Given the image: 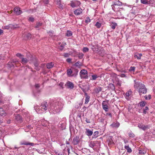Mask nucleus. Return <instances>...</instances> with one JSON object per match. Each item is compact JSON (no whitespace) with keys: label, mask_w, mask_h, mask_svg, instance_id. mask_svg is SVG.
Segmentation results:
<instances>
[{"label":"nucleus","mask_w":155,"mask_h":155,"mask_svg":"<svg viewBox=\"0 0 155 155\" xmlns=\"http://www.w3.org/2000/svg\"><path fill=\"white\" fill-rule=\"evenodd\" d=\"M62 100L60 99L56 100L53 101L52 102L50 103V107L48 109L55 110L56 112H58L61 110L63 106V104L62 103Z\"/></svg>","instance_id":"1"},{"label":"nucleus","mask_w":155,"mask_h":155,"mask_svg":"<svg viewBox=\"0 0 155 155\" xmlns=\"http://www.w3.org/2000/svg\"><path fill=\"white\" fill-rule=\"evenodd\" d=\"M134 88L135 89L138 88V92L140 95H141V94H146L147 93V89L143 84L136 82L135 80H134Z\"/></svg>","instance_id":"2"},{"label":"nucleus","mask_w":155,"mask_h":155,"mask_svg":"<svg viewBox=\"0 0 155 155\" xmlns=\"http://www.w3.org/2000/svg\"><path fill=\"white\" fill-rule=\"evenodd\" d=\"M80 74L81 78L87 79L88 78L87 71L85 69L81 70L80 72Z\"/></svg>","instance_id":"3"},{"label":"nucleus","mask_w":155,"mask_h":155,"mask_svg":"<svg viewBox=\"0 0 155 155\" xmlns=\"http://www.w3.org/2000/svg\"><path fill=\"white\" fill-rule=\"evenodd\" d=\"M20 145H29L31 146H33L34 145V144L33 143H30L25 141V140H22L20 142Z\"/></svg>","instance_id":"4"},{"label":"nucleus","mask_w":155,"mask_h":155,"mask_svg":"<svg viewBox=\"0 0 155 155\" xmlns=\"http://www.w3.org/2000/svg\"><path fill=\"white\" fill-rule=\"evenodd\" d=\"M80 141V139L79 136H76L74 137L73 139L72 143L74 145L78 144Z\"/></svg>","instance_id":"5"},{"label":"nucleus","mask_w":155,"mask_h":155,"mask_svg":"<svg viewBox=\"0 0 155 155\" xmlns=\"http://www.w3.org/2000/svg\"><path fill=\"white\" fill-rule=\"evenodd\" d=\"M138 127L144 130L149 129L150 127V126L149 125H145L143 124H138Z\"/></svg>","instance_id":"6"},{"label":"nucleus","mask_w":155,"mask_h":155,"mask_svg":"<svg viewBox=\"0 0 155 155\" xmlns=\"http://www.w3.org/2000/svg\"><path fill=\"white\" fill-rule=\"evenodd\" d=\"M65 85L68 88L71 89H73L74 87V84L73 83L69 81L66 83Z\"/></svg>","instance_id":"7"},{"label":"nucleus","mask_w":155,"mask_h":155,"mask_svg":"<svg viewBox=\"0 0 155 155\" xmlns=\"http://www.w3.org/2000/svg\"><path fill=\"white\" fill-rule=\"evenodd\" d=\"M26 58L28 59V61H30V62L31 63L35 57H33L30 53H28L26 54Z\"/></svg>","instance_id":"8"},{"label":"nucleus","mask_w":155,"mask_h":155,"mask_svg":"<svg viewBox=\"0 0 155 155\" xmlns=\"http://www.w3.org/2000/svg\"><path fill=\"white\" fill-rule=\"evenodd\" d=\"M14 11L15 14L17 15H19L22 13V11L20 10V8L19 7H15L14 8Z\"/></svg>","instance_id":"9"},{"label":"nucleus","mask_w":155,"mask_h":155,"mask_svg":"<svg viewBox=\"0 0 155 155\" xmlns=\"http://www.w3.org/2000/svg\"><path fill=\"white\" fill-rule=\"evenodd\" d=\"M107 103L106 101H104L102 103L103 108L106 112L108 111V107L107 105Z\"/></svg>","instance_id":"10"},{"label":"nucleus","mask_w":155,"mask_h":155,"mask_svg":"<svg viewBox=\"0 0 155 155\" xmlns=\"http://www.w3.org/2000/svg\"><path fill=\"white\" fill-rule=\"evenodd\" d=\"M72 77H76L78 75V70L76 68H72Z\"/></svg>","instance_id":"11"},{"label":"nucleus","mask_w":155,"mask_h":155,"mask_svg":"<svg viewBox=\"0 0 155 155\" xmlns=\"http://www.w3.org/2000/svg\"><path fill=\"white\" fill-rule=\"evenodd\" d=\"M15 119L19 123H21L23 121L22 117L19 114H17L15 116Z\"/></svg>","instance_id":"12"},{"label":"nucleus","mask_w":155,"mask_h":155,"mask_svg":"<svg viewBox=\"0 0 155 155\" xmlns=\"http://www.w3.org/2000/svg\"><path fill=\"white\" fill-rule=\"evenodd\" d=\"M41 106L42 107L41 108L45 110H47L48 105L46 101H44L41 104Z\"/></svg>","instance_id":"13"},{"label":"nucleus","mask_w":155,"mask_h":155,"mask_svg":"<svg viewBox=\"0 0 155 155\" xmlns=\"http://www.w3.org/2000/svg\"><path fill=\"white\" fill-rule=\"evenodd\" d=\"M33 62L34 64L35 67L37 68L39 65V62L36 58L35 57L34 58L33 60L31 61V62Z\"/></svg>","instance_id":"14"},{"label":"nucleus","mask_w":155,"mask_h":155,"mask_svg":"<svg viewBox=\"0 0 155 155\" xmlns=\"http://www.w3.org/2000/svg\"><path fill=\"white\" fill-rule=\"evenodd\" d=\"M24 56H23L21 59V62L24 65H25L26 64L28 61V59H27L26 58H24Z\"/></svg>","instance_id":"15"},{"label":"nucleus","mask_w":155,"mask_h":155,"mask_svg":"<svg viewBox=\"0 0 155 155\" xmlns=\"http://www.w3.org/2000/svg\"><path fill=\"white\" fill-rule=\"evenodd\" d=\"M85 129V134L87 135L88 136H90L92 135L93 134L92 131L87 128H86Z\"/></svg>","instance_id":"16"},{"label":"nucleus","mask_w":155,"mask_h":155,"mask_svg":"<svg viewBox=\"0 0 155 155\" xmlns=\"http://www.w3.org/2000/svg\"><path fill=\"white\" fill-rule=\"evenodd\" d=\"M113 137L112 136H109L108 138L107 142L109 145H111L114 143V142L113 140Z\"/></svg>","instance_id":"17"},{"label":"nucleus","mask_w":155,"mask_h":155,"mask_svg":"<svg viewBox=\"0 0 155 155\" xmlns=\"http://www.w3.org/2000/svg\"><path fill=\"white\" fill-rule=\"evenodd\" d=\"M75 15H78L82 13V9L81 8H79L76 9L74 12Z\"/></svg>","instance_id":"18"},{"label":"nucleus","mask_w":155,"mask_h":155,"mask_svg":"<svg viewBox=\"0 0 155 155\" xmlns=\"http://www.w3.org/2000/svg\"><path fill=\"white\" fill-rule=\"evenodd\" d=\"M6 115V113L5 112L3 108H0V115L2 116H5Z\"/></svg>","instance_id":"19"},{"label":"nucleus","mask_w":155,"mask_h":155,"mask_svg":"<svg viewBox=\"0 0 155 155\" xmlns=\"http://www.w3.org/2000/svg\"><path fill=\"white\" fill-rule=\"evenodd\" d=\"M142 56V54L141 53L139 54L137 53H136L134 55V57L135 58H137V59L139 60L141 59V57Z\"/></svg>","instance_id":"20"},{"label":"nucleus","mask_w":155,"mask_h":155,"mask_svg":"<svg viewBox=\"0 0 155 155\" xmlns=\"http://www.w3.org/2000/svg\"><path fill=\"white\" fill-rule=\"evenodd\" d=\"M120 125V123L118 122L114 123L111 124L110 126L113 128H118Z\"/></svg>","instance_id":"21"},{"label":"nucleus","mask_w":155,"mask_h":155,"mask_svg":"<svg viewBox=\"0 0 155 155\" xmlns=\"http://www.w3.org/2000/svg\"><path fill=\"white\" fill-rule=\"evenodd\" d=\"M54 66V64L52 62L48 63L46 65V67L48 69H50L52 68Z\"/></svg>","instance_id":"22"},{"label":"nucleus","mask_w":155,"mask_h":155,"mask_svg":"<svg viewBox=\"0 0 155 155\" xmlns=\"http://www.w3.org/2000/svg\"><path fill=\"white\" fill-rule=\"evenodd\" d=\"M73 71L71 69H68L67 70V72L68 76L72 77Z\"/></svg>","instance_id":"23"},{"label":"nucleus","mask_w":155,"mask_h":155,"mask_svg":"<svg viewBox=\"0 0 155 155\" xmlns=\"http://www.w3.org/2000/svg\"><path fill=\"white\" fill-rule=\"evenodd\" d=\"M101 90L102 88L100 87H98L95 88L94 89L95 92L97 94L100 91H101Z\"/></svg>","instance_id":"24"},{"label":"nucleus","mask_w":155,"mask_h":155,"mask_svg":"<svg viewBox=\"0 0 155 155\" xmlns=\"http://www.w3.org/2000/svg\"><path fill=\"white\" fill-rule=\"evenodd\" d=\"M82 65V64L81 62L79 61H78L75 64L73 65V66H75L79 68H80Z\"/></svg>","instance_id":"25"},{"label":"nucleus","mask_w":155,"mask_h":155,"mask_svg":"<svg viewBox=\"0 0 155 155\" xmlns=\"http://www.w3.org/2000/svg\"><path fill=\"white\" fill-rule=\"evenodd\" d=\"M117 25V24L115 22H112L110 25L111 28L113 29H115Z\"/></svg>","instance_id":"26"},{"label":"nucleus","mask_w":155,"mask_h":155,"mask_svg":"<svg viewBox=\"0 0 155 155\" xmlns=\"http://www.w3.org/2000/svg\"><path fill=\"white\" fill-rule=\"evenodd\" d=\"M56 4L58 5L59 8H63V5L61 4V0H60L58 1H56Z\"/></svg>","instance_id":"27"},{"label":"nucleus","mask_w":155,"mask_h":155,"mask_svg":"<svg viewBox=\"0 0 155 155\" xmlns=\"http://www.w3.org/2000/svg\"><path fill=\"white\" fill-rule=\"evenodd\" d=\"M108 88H109L110 89H111L112 91H114L115 89V87L113 84L110 83V84L109 85Z\"/></svg>","instance_id":"28"},{"label":"nucleus","mask_w":155,"mask_h":155,"mask_svg":"<svg viewBox=\"0 0 155 155\" xmlns=\"http://www.w3.org/2000/svg\"><path fill=\"white\" fill-rule=\"evenodd\" d=\"M124 148L126 149L127 152L128 153H130L132 151L131 149L129 147L128 145L125 146H124Z\"/></svg>","instance_id":"29"},{"label":"nucleus","mask_w":155,"mask_h":155,"mask_svg":"<svg viewBox=\"0 0 155 155\" xmlns=\"http://www.w3.org/2000/svg\"><path fill=\"white\" fill-rule=\"evenodd\" d=\"M99 132L98 131H96L94 132L93 134L92 138H96L98 136Z\"/></svg>","instance_id":"30"},{"label":"nucleus","mask_w":155,"mask_h":155,"mask_svg":"<svg viewBox=\"0 0 155 155\" xmlns=\"http://www.w3.org/2000/svg\"><path fill=\"white\" fill-rule=\"evenodd\" d=\"M146 104V102L143 101L140 102L139 103V104L140 105L141 107H143L145 105V104Z\"/></svg>","instance_id":"31"},{"label":"nucleus","mask_w":155,"mask_h":155,"mask_svg":"<svg viewBox=\"0 0 155 155\" xmlns=\"http://www.w3.org/2000/svg\"><path fill=\"white\" fill-rule=\"evenodd\" d=\"M132 93V91L130 89L129 90L126 94V97H129L131 95Z\"/></svg>","instance_id":"32"},{"label":"nucleus","mask_w":155,"mask_h":155,"mask_svg":"<svg viewBox=\"0 0 155 155\" xmlns=\"http://www.w3.org/2000/svg\"><path fill=\"white\" fill-rule=\"evenodd\" d=\"M72 35V32L70 31H67V33L66 34V35L68 37H70Z\"/></svg>","instance_id":"33"},{"label":"nucleus","mask_w":155,"mask_h":155,"mask_svg":"<svg viewBox=\"0 0 155 155\" xmlns=\"http://www.w3.org/2000/svg\"><path fill=\"white\" fill-rule=\"evenodd\" d=\"M42 24V23H41L40 22H38L36 24V25L35 26V28H39L41 26Z\"/></svg>","instance_id":"34"},{"label":"nucleus","mask_w":155,"mask_h":155,"mask_svg":"<svg viewBox=\"0 0 155 155\" xmlns=\"http://www.w3.org/2000/svg\"><path fill=\"white\" fill-rule=\"evenodd\" d=\"M90 100V96H87V97L85 98V104H87L89 102Z\"/></svg>","instance_id":"35"},{"label":"nucleus","mask_w":155,"mask_h":155,"mask_svg":"<svg viewBox=\"0 0 155 155\" xmlns=\"http://www.w3.org/2000/svg\"><path fill=\"white\" fill-rule=\"evenodd\" d=\"M144 97L146 100H150L151 99V95L150 94H149L148 95H146L144 96Z\"/></svg>","instance_id":"36"},{"label":"nucleus","mask_w":155,"mask_h":155,"mask_svg":"<svg viewBox=\"0 0 155 155\" xmlns=\"http://www.w3.org/2000/svg\"><path fill=\"white\" fill-rule=\"evenodd\" d=\"M114 5H116L120 6L122 5V3L121 2L117 1L115 3H114Z\"/></svg>","instance_id":"37"},{"label":"nucleus","mask_w":155,"mask_h":155,"mask_svg":"<svg viewBox=\"0 0 155 155\" xmlns=\"http://www.w3.org/2000/svg\"><path fill=\"white\" fill-rule=\"evenodd\" d=\"M146 153V151L144 150H139V153L140 154H144Z\"/></svg>","instance_id":"38"},{"label":"nucleus","mask_w":155,"mask_h":155,"mask_svg":"<svg viewBox=\"0 0 155 155\" xmlns=\"http://www.w3.org/2000/svg\"><path fill=\"white\" fill-rule=\"evenodd\" d=\"M141 3L144 4H149V3L147 0H141Z\"/></svg>","instance_id":"39"},{"label":"nucleus","mask_w":155,"mask_h":155,"mask_svg":"<svg viewBox=\"0 0 155 155\" xmlns=\"http://www.w3.org/2000/svg\"><path fill=\"white\" fill-rule=\"evenodd\" d=\"M16 56L19 58L21 59L24 56L21 54L20 53H18L16 54Z\"/></svg>","instance_id":"40"},{"label":"nucleus","mask_w":155,"mask_h":155,"mask_svg":"<svg viewBox=\"0 0 155 155\" xmlns=\"http://www.w3.org/2000/svg\"><path fill=\"white\" fill-rule=\"evenodd\" d=\"M129 136L131 138H133L135 137V135L132 133H130L129 134Z\"/></svg>","instance_id":"41"},{"label":"nucleus","mask_w":155,"mask_h":155,"mask_svg":"<svg viewBox=\"0 0 155 155\" xmlns=\"http://www.w3.org/2000/svg\"><path fill=\"white\" fill-rule=\"evenodd\" d=\"M101 23H99L98 22H97L95 25V26H96L98 28H99L101 27Z\"/></svg>","instance_id":"42"},{"label":"nucleus","mask_w":155,"mask_h":155,"mask_svg":"<svg viewBox=\"0 0 155 155\" xmlns=\"http://www.w3.org/2000/svg\"><path fill=\"white\" fill-rule=\"evenodd\" d=\"M149 110V108L147 107H146L144 109H143V113L146 114L147 113V110Z\"/></svg>","instance_id":"43"},{"label":"nucleus","mask_w":155,"mask_h":155,"mask_svg":"<svg viewBox=\"0 0 155 155\" xmlns=\"http://www.w3.org/2000/svg\"><path fill=\"white\" fill-rule=\"evenodd\" d=\"M98 77V76L96 75H92V80H95Z\"/></svg>","instance_id":"44"},{"label":"nucleus","mask_w":155,"mask_h":155,"mask_svg":"<svg viewBox=\"0 0 155 155\" xmlns=\"http://www.w3.org/2000/svg\"><path fill=\"white\" fill-rule=\"evenodd\" d=\"M84 56V54L83 53H79L78 54V57L80 59H81L83 58Z\"/></svg>","instance_id":"45"},{"label":"nucleus","mask_w":155,"mask_h":155,"mask_svg":"<svg viewBox=\"0 0 155 155\" xmlns=\"http://www.w3.org/2000/svg\"><path fill=\"white\" fill-rule=\"evenodd\" d=\"M89 51V49L87 47H84L83 48V51L84 52H86L88 51Z\"/></svg>","instance_id":"46"},{"label":"nucleus","mask_w":155,"mask_h":155,"mask_svg":"<svg viewBox=\"0 0 155 155\" xmlns=\"http://www.w3.org/2000/svg\"><path fill=\"white\" fill-rule=\"evenodd\" d=\"M91 19L89 17H87L86 18V19L85 21V22L86 23H88L90 22Z\"/></svg>","instance_id":"47"},{"label":"nucleus","mask_w":155,"mask_h":155,"mask_svg":"<svg viewBox=\"0 0 155 155\" xmlns=\"http://www.w3.org/2000/svg\"><path fill=\"white\" fill-rule=\"evenodd\" d=\"M28 20L30 21H31L32 22H33L34 21V18L32 17H30L29 18Z\"/></svg>","instance_id":"48"},{"label":"nucleus","mask_w":155,"mask_h":155,"mask_svg":"<svg viewBox=\"0 0 155 155\" xmlns=\"http://www.w3.org/2000/svg\"><path fill=\"white\" fill-rule=\"evenodd\" d=\"M34 109L36 110V111L37 112H38V113H41L42 112L41 111H40V108H39L38 109V111H37L38 109H37V107H34Z\"/></svg>","instance_id":"49"},{"label":"nucleus","mask_w":155,"mask_h":155,"mask_svg":"<svg viewBox=\"0 0 155 155\" xmlns=\"http://www.w3.org/2000/svg\"><path fill=\"white\" fill-rule=\"evenodd\" d=\"M31 34L30 33H28L27 34L26 36L28 39H29L31 38Z\"/></svg>","instance_id":"50"},{"label":"nucleus","mask_w":155,"mask_h":155,"mask_svg":"<svg viewBox=\"0 0 155 155\" xmlns=\"http://www.w3.org/2000/svg\"><path fill=\"white\" fill-rule=\"evenodd\" d=\"M135 67H131L130 69V70L134 71L135 70Z\"/></svg>","instance_id":"51"},{"label":"nucleus","mask_w":155,"mask_h":155,"mask_svg":"<svg viewBox=\"0 0 155 155\" xmlns=\"http://www.w3.org/2000/svg\"><path fill=\"white\" fill-rule=\"evenodd\" d=\"M89 146L91 147H93L94 146V143H92V142H91L89 144Z\"/></svg>","instance_id":"52"},{"label":"nucleus","mask_w":155,"mask_h":155,"mask_svg":"<svg viewBox=\"0 0 155 155\" xmlns=\"http://www.w3.org/2000/svg\"><path fill=\"white\" fill-rule=\"evenodd\" d=\"M43 2L45 4H47L49 3L48 0H43Z\"/></svg>","instance_id":"53"},{"label":"nucleus","mask_w":155,"mask_h":155,"mask_svg":"<svg viewBox=\"0 0 155 155\" xmlns=\"http://www.w3.org/2000/svg\"><path fill=\"white\" fill-rule=\"evenodd\" d=\"M71 59L68 58L66 60L67 61L68 63H71Z\"/></svg>","instance_id":"54"},{"label":"nucleus","mask_w":155,"mask_h":155,"mask_svg":"<svg viewBox=\"0 0 155 155\" xmlns=\"http://www.w3.org/2000/svg\"><path fill=\"white\" fill-rule=\"evenodd\" d=\"M115 6H116V5H114V4L113 5H111V6L112 7V9L114 11H115V9H115Z\"/></svg>","instance_id":"55"},{"label":"nucleus","mask_w":155,"mask_h":155,"mask_svg":"<svg viewBox=\"0 0 155 155\" xmlns=\"http://www.w3.org/2000/svg\"><path fill=\"white\" fill-rule=\"evenodd\" d=\"M64 56L65 57H67L69 56V54L68 53H65Z\"/></svg>","instance_id":"56"},{"label":"nucleus","mask_w":155,"mask_h":155,"mask_svg":"<svg viewBox=\"0 0 155 155\" xmlns=\"http://www.w3.org/2000/svg\"><path fill=\"white\" fill-rule=\"evenodd\" d=\"M35 87L36 88L38 89L40 87V85L39 84H37L35 85Z\"/></svg>","instance_id":"57"},{"label":"nucleus","mask_w":155,"mask_h":155,"mask_svg":"<svg viewBox=\"0 0 155 155\" xmlns=\"http://www.w3.org/2000/svg\"><path fill=\"white\" fill-rule=\"evenodd\" d=\"M85 121L87 123H91L90 120L89 119H87V118H86Z\"/></svg>","instance_id":"58"},{"label":"nucleus","mask_w":155,"mask_h":155,"mask_svg":"<svg viewBox=\"0 0 155 155\" xmlns=\"http://www.w3.org/2000/svg\"><path fill=\"white\" fill-rule=\"evenodd\" d=\"M106 115H108L110 117H112V114L111 113H107Z\"/></svg>","instance_id":"59"},{"label":"nucleus","mask_w":155,"mask_h":155,"mask_svg":"<svg viewBox=\"0 0 155 155\" xmlns=\"http://www.w3.org/2000/svg\"><path fill=\"white\" fill-rule=\"evenodd\" d=\"M120 76L121 77L124 78L126 77V75L124 74H121Z\"/></svg>","instance_id":"60"},{"label":"nucleus","mask_w":155,"mask_h":155,"mask_svg":"<svg viewBox=\"0 0 155 155\" xmlns=\"http://www.w3.org/2000/svg\"><path fill=\"white\" fill-rule=\"evenodd\" d=\"M71 6L73 8H74L75 6V4L74 3H71Z\"/></svg>","instance_id":"61"},{"label":"nucleus","mask_w":155,"mask_h":155,"mask_svg":"<svg viewBox=\"0 0 155 155\" xmlns=\"http://www.w3.org/2000/svg\"><path fill=\"white\" fill-rule=\"evenodd\" d=\"M66 43H64L63 44H62L61 45V47H63L64 46H65L66 45Z\"/></svg>","instance_id":"62"},{"label":"nucleus","mask_w":155,"mask_h":155,"mask_svg":"<svg viewBox=\"0 0 155 155\" xmlns=\"http://www.w3.org/2000/svg\"><path fill=\"white\" fill-rule=\"evenodd\" d=\"M100 122L104 123V120L103 118H101L100 119Z\"/></svg>","instance_id":"63"},{"label":"nucleus","mask_w":155,"mask_h":155,"mask_svg":"<svg viewBox=\"0 0 155 155\" xmlns=\"http://www.w3.org/2000/svg\"><path fill=\"white\" fill-rule=\"evenodd\" d=\"M117 85H118V86H120L121 85V83L119 81H118V83H117Z\"/></svg>","instance_id":"64"}]
</instances>
